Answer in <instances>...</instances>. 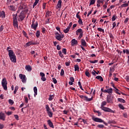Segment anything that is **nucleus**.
Returning <instances> with one entry per match:
<instances>
[{
  "mask_svg": "<svg viewBox=\"0 0 129 129\" xmlns=\"http://www.w3.org/2000/svg\"><path fill=\"white\" fill-rule=\"evenodd\" d=\"M37 27H38V23H36V24H34V21L32 22V24L31 25V28L34 29V30H37Z\"/></svg>",
  "mask_w": 129,
  "mask_h": 129,
  "instance_id": "19",
  "label": "nucleus"
},
{
  "mask_svg": "<svg viewBox=\"0 0 129 129\" xmlns=\"http://www.w3.org/2000/svg\"><path fill=\"white\" fill-rule=\"evenodd\" d=\"M38 3H39V0H35V3L33 4V8H35V7H36V6H37V5H38Z\"/></svg>",
  "mask_w": 129,
  "mask_h": 129,
  "instance_id": "41",
  "label": "nucleus"
},
{
  "mask_svg": "<svg viewBox=\"0 0 129 129\" xmlns=\"http://www.w3.org/2000/svg\"><path fill=\"white\" fill-rule=\"evenodd\" d=\"M112 9H113V6H111L109 8H108L107 10V13H109V11H110V10H112Z\"/></svg>",
  "mask_w": 129,
  "mask_h": 129,
  "instance_id": "52",
  "label": "nucleus"
},
{
  "mask_svg": "<svg viewBox=\"0 0 129 129\" xmlns=\"http://www.w3.org/2000/svg\"><path fill=\"white\" fill-rule=\"evenodd\" d=\"M107 101L108 103L112 102L111 99L110 98H109V97H107Z\"/></svg>",
  "mask_w": 129,
  "mask_h": 129,
  "instance_id": "51",
  "label": "nucleus"
},
{
  "mask_svg": "<svg viewBox=\"0 0 129 129\" xmlns=\"http://www.w3.org/2000/svg\"><path fill=\"white\" fill-rule=\"evenodd\" d=\"M60 75L61 76H63V75H64V70L61 69V72H60Z\"/></svg>",
  "mask_w": 129,
  "mask_h": 129,
  "instance_id": "57",
  "label": "nucleus"
},
{
  "mask_svg": "<svg viewBox=\"0 0 129 129\" xmlns=\"http://www.w3.org/2000/svg\"><path fill=\"white\" fill-rule=\"evenodd\" d=\"M47 123L49 126H50V127H52V128H54V124H53V123L52 122V121H51V120H48Z\"/></svg>",
  "mask_w": 129,
  "mask_h": 129,
  "instance_id": "16",
  "label": "nucleus"
},
{
  "mask_svg": "<svg viewBox=\"0 0 129 129\" xmlns=\"http://www.w3.org/2000/svg\"><path fill=\"white\" fill-rule=\"evenodd\" d=\"M72 25H73L72 22L70 23L69 26H68V28L70 29V28H71V27H72Z\"/></svg>",
  "mask_w": 129,
  "mask_h": 129,
  "instance_id": "62",
  "label": "nucleus"
},
{
  "mask_svg": "<svg viewBox=\"0 0 129 129\" xmlns=\"http://www.w3.org/2000/svg\"><path fill=\"white\" fill-rule=\"evenodd\" d=\"M90 63H92V64H95V63H97L98 62V60H89Z\"/></svg>",
  "mask_w": 129,
  "mask_h": 129,
  "instance_id": "36",
  "label": "nucleus"
},
{
  "mask_svg": "<svg viewBox=\"0 0 129 129\" xmlns=\"http://www.w3.org/2000/svg\"><path fill=\"white\" fill-rule=\"evenodd\" d=\"M62 52L64 54V55H66V54H67V51H66V49L65 48L62 49Z\"/></svg>",
  "mask_w": 129,
  "mask_h": 129,
  "instance_id": "49",
  "label": "nucleus"
},
{
  "mask_svg": "<svg viewBox=\"0 0 129 129\" xmlns=\"http://www.w3.org/2000/svg\"><path fill=\"white\" fill-rule=\"evenodd\" d=\"M39 75L41 77V80H42V81L45 82L46 81V80H47V79L45 77V74H44V73L40 72Z\"/></svg>",
  "mask_w": 129,
  "mask_h": 129,
  "instance_id": "9",
  "label": "nucleus"
},
{
  "mask_svg": "<svg viewBox=\"0 0 129 129\" xmlns=\"http://www.w3.org/2000/svg\"><path fill=\"white\" fill-rule=\"evenodd\" d=\"M0 119L2 120H6V114L3 112H0Z\"/></svg>",
  "mask_w": 129,
  "mask_h": 129,
  "instance_id": "10",
  "label": "nucleus"
},
{
  "mask_svg": "<svg viewBox=\"0 0 129 129\" xmlns=\"http://www.w3.org/2000/svg\"><path fill=\"white\" fill-rule=\"evenodd\" d=\"M92 119L93 120H94V121H95L96 122H103L104 124H105V125H107V123H106L102 119H100L98 117H92Z\"/></svg>",
  "mask_w": 129,
  "mask_h": 129,
  "instance_id": "4",
  "label": "nucleus"
},
{
  "mask_svg": "<svg viewBox=\"0 0 129 129\" xmlns=\"http://www.w3.org/2000/svg\"><path fill=\"white\" fill-rule=\"evenodd\" d=\"M25 8V6L20 5L18 8V10L17 11V14L20 13L21 12H24V8Z\"/></svg>",
  "mask_w": 129,
  "mask_h": 129,
  "instance_id": "11",
  "label": "nucleus"
},
{
  "mask_svg": "<svg viewBox=\"0 0 129 129\" xmlns=\"http://www.w3.org/2000/svg\"><path fill=\"white\" fill-rule=\"evenodd\" d=\"M34 92V97H36V96L38 94V89H37V87H34L33 88Z\"/></svg>",
  "mask_w": 129,
  "mask_h": 129,
  "instance_id": "21",
  "label": "nucleus"
},
{
  "mask_svg": "<svg viewBox=\"0 0 129 129\" xmlns=\"http://www.w3.org/2000/svg\"><path fill=\"white\" fill-rule=\"evenodd\" d=\"M82 33H83V31L82 30V29H81V28L78 29L76 31V34L77 36H78V35H79V34H82Z\"/></svg>",
  "mask_w": 129,
  "mask_h": 129,
  "instance_id": "17",
  "label": "nucleus"
},
{
  "mask_svg": "<svg viewBox=\"0 0 129 129\" xmlns=\"http://www.w3.org/2000/svg\"><path fill=\"white\" fill-rule=\"evenodd\" d=\"M78 22L79 25H83V22L82 21V19H81V18L79 19Z\"/></svg>",
  "mask_w": 129,
  "mask_h": 129,
  "instance_id": "42",
  "label": "nucleus"
},
{
  "mask_svg": "<svg viewBox=\"0 0 129 129\" xmlns=\"http://www.w3.org/2000/svg\"><path fill=\"white\" fill-rule=\"evenodd\" d=\"M13 26L15 27V28H19L18 25V21L15 20V21H13Z\"/></svg>",
  "mask_w": 129,
  "mask_h": 129,
  "instance_id": "25",
  "label": "nucleus"
},
{
  "mask_svg": "<svg viewBox=\"0 0 129 129\" xmlns=\"http://www.w3.org/2000/svg\"><path fill=\"white\" fill-rule=\"evenodd\" d=\"M58 54L61 58H64V55H63V53H62V51H58Z\"/></svg>",
  "mask_w": 129,
  "mask_h": 129,
  "instance_id": "35",
  "label": "nucleus"
},
{
  "mask_svg": "<svg viewBox=\"0 0 129 129\" xmlns=\"http://www.w3.org/2000/svg\"><path fill=\"white\" fill-rule=\"evenodd\" d=\"M51 14H52V12H51L50 11H48L46 12L45 16H46V18H48V17L51 16Z\"/></svg>",
  "mask_w": 129,
  "mask_h": 129,
  "instance_id": "30",
  "label": "nucleus"
},
{
  "mask_svg": "<svg viewBox=\"0 0 129 129\" xmlns=\"http://www.w3.org/2000/svg\"><path fill=\"white\" fill-rule=\"evenodd\" d=\"M35 35H36V36L37 38H39V37H40V31H37L36 32V33H35Z\"/></svg>",
  "mask_w": 129,
  "mask_h": 129,
  "instance_id": "45",
  "label": "nucleus"
},
{
  "mask_svg": "<svg viewBox=\"0 0 129 129\" xmlns=\"http://www.w3.org/2000/svg\"><path fill=\"white\" fill-rule=\"evenodd\" d=\"M105 105H106V102L103 101L101 105V108L104 111H106L107 112H112V110L109 108L104 107Z\"/></svg>",
  "mask_w": 129,
  "mask_h": 129,
  "instance_id": "2",
  "label": "nucleus"
},
{
  "mask_svg": "<svg viewBox=\"0 0 129 129\" xmlns=\"http://www.w3.org/2000/svg\"><path fill=\"white\" fill-rule=\"evenodd\" d=\"M81 44L82 46H84V47H86V41H85V40L82 39H81Z\"/></svg>",
  "mask_w": 129,
  "mask_h": 129,
  "instance_id": "24",
  "label": "nucleus"
},
{
  "mask_svg": "<svg viewBox=\"0 0 129 129\" xmlns=\"http://www.w3.org/2000/svg\"><path fill=\"white\" fill-rule=\"evenodd\" d=\"M94 112H96V113H98V116H100V115H101V112L99 111L94 110Z\"/></svg>",
  "mask_w": 129,
  "mask_h": 129,
  "instance_id": "40",
  "label": "nucleus"
},
{
  "mask_svg": "<svg viewBox=\"0 0 129 129\" xmlns=\"http://www.w3.org/2000/svg\"><path fill=\"white\" fill-rule=\"evenodd\" d=\"M62 6V1L61 0H59L57 2V4L56 5V6L55 7V9H56V10H61V7Z\"/></svg>",
  "mask_w": 129,
  "mask_h": 129,
  "instance_id": "8",
  "label": "nucleus"
},
{
  "mask_svg": "<svg viewBox=\"0 0 129 129\" xmlns=\"http://www.w3.org/2000/svg\"><path fill=\"white\" fill-rule=\"evenodd\" d=\"M9 102L11 105H13L14 104V101L12 99H9Z\"/></svg>",
  "mask_w": 129,
  "mask_h": 129,
  "instance_id": "50",
  "label": "nucleus"
},
{
  "mask_svg": "<svg viewBox=\"0 0 129 129\" xmlns=\"http://www.w3.org/2000/svg\"><path fill=\"white\" fill-rule=\"evenodd\" d=\"M23 34L24 36H25V37H26V38H28V34H27V33H26L25 31H23Z\"/></svg>",
  "mask_w": 129,
  "mask_h": 129,
  "instance_id": "54",
  "label": "nucleus"
},
{
  "mask_svg": "<svg viewBox=\"0 0 129 129\" xmlns=\"http://www.w3.org/2000/svg\"><path fill=\"white\" fill-rule=\"evenodd\" d=\"M27 47H29L31 46V45H36V43L33 42V41H29L26 44Z\"/></svg>",
  "mask_w": 129,
  "mask_h": 129,
  "instance_id": "20",
  "label": "nucleus"
},
{
  "mask_svg": "<svg viewBox=\"0 0 129 129\" xmlns=\"http://www.w3.org/2000/svg\"><path fill=\"white\" fill-rule=\"evenodd\" d=\"M85 74H86V76H87L88 77H90V74L89 73V72H86Z\"/></svg>",
  "mask_w": 129,
  "mask_h": 129,
  "instance_id": "56",
  "label": "nucleus"
},
{
  "mask_svg": "<svg viewBox=\"0 0 129 129\" xmlns=\"http://www.w3.org/2000/svg\"><path fill=\"white\" fill-rule=\"evenodd\" d=\"M25 101L26 103H28V102L29 101V99H28V97H25Z\"/></svg>",
  "mask_w": 129,
  "mask_h": 129,
  "instance_id": "58",
  "label": "nucleus"
},
{
  "mask_svg": "<svg viewBox=\"0 0 129 129\" xmlns=\"http://www.w3.org/2000/svg\"><path fill=\"white\" fill-rule=\"evenodd\" d=\"M96 79H98L99 80V81H103V79L102 78V77L100 76H97L96 77Z\"/></svg>",
  "mask_w": 129,
  "mask_h": 129,
  "instance_id": "27",
  "label": "nucleus"
},
{
  "mask_svg": "<svg viewBox=\"0 0 129 129\" xmlns=\"http://www.w3.org/2000/svg\"><path fill=\"white\" fill-rule=\"evenodd\" d=\"M98 31H99V32H102V33H104V30H103V29H102L101 28H97Z\"/></svg>",
  "mask_w": 129,
  "mask_h": 129,
  "instance_id": "48",
  "label": "nucleus"
},
{
  "mask_svg": "<svg viewBox=\"0 0 129 129\" xmlns=\"http://www.w3.org/2000/svg\"><path fill=\"white\" fill-rule=\"evenodd\" d=\"M113 91L112 88H109L106 90H105L104 93H108L109 94H111Z\"/></svg>",
  "mask_w": 129,
  "mask_h": 129,
  "instance_id": "13",
  "label": "nucleus"
},
{
  "mask_svg": "<svg viewBox=\"0 0 129 129\" xmlns=\"http://www.w3.org/2000/svg\"><path fill=\"white\" fill-rule=\"evenodd\" d=\"M118 106L119 107V108H120V109H122V110H124V107H123V106L122 105V104H119L118 105Z\"/></svg>",
  "mask_w": 129,
  "mask_h": 129,
  "instance_id": "38",
  "label": "nucleus"
},
{
  "mask_svg": "<svg viewBox=\"0 0 129 129\" xmlns=\"http://www.w3.org/2000/svg\"><path fill=\"white\" fill-rule=\"evenodd\" d=\"M72 46H75V45H77L78 43V41L75 39H73L71 41Z\"/></svg>",
  "mask_w": 129,
  "mask_h": 129,
  "instance_id": "15",
  "label": "nucleus"
},
{
  "mask_svg": "<svg viewBox=\"0 0 129 129\" xmlns=\"http://www.w3.org/2000/svg\"><path fill=\"white\" fill-rule=\"evenodd\" d=\"M128 18H126L124 21V24L127 23V22H128Z\"/></svg>",
  "mask_w": 129,
  "mask_h": 129,
  "instance_id": "60",
  "label": "nucleus"
},
{
  "mask_svg": "<svg viewBox=\"0 0 129 129\" xmlns=\"http://www.w3.org/2000/svg\"><path fill=\"white\" fill-rule=\"evenodd\" d=\"M4 30V26L2 25L0 27V32H3Z\"/></svg>",
  "mask_w": 129,
  "mask_h": 129,
  "instance_id": "61",
  "label": "nucleus"
},
{
  "mask_svg": "<svg viewBox=\"0 0 129 129\" xmlns=\"http://www.w3.org/2000/svg\"><path fill=\"white\" fill-rule=\"evenodd\" d=\"M45 108H46L47 112H48L49 111H50V107H49V106L48 105H45Z\"/></svg>",
  "mask_w": 129,
  "mask_h": 129,
  "instance_id": "37",
  "label": "nucleus"
},
{
  "mask_svg": "<svg viewBox=\"0 0 129 129\" xmlns=\"http://www.w3.org/2000/svg\"><path fill=\"white\" fill-rule=\"evenodd\" d=\"M52 81L54 83V84H56L57 83V80L55 78H52Z\"/></svg>",
  "mask_w": 129,
  "mask_h": 129,
  "instance_id": "53",
  "label": "nucleus"
},
{
  "mask_svg": "<svg viewBox=\"0 0 129 129\" xmlns=\"http://www.w3.org/2000/svg\"><path fill=\"white\" fill-rule=\"evenodd\" d=\"M2 85L3 87L4 90H8V82L7 81V79L4 78L2 81Z\"/></svg>",
  "mask_w": 129,
  "mask_h": 129,
  "instance_id": "3",
  "label": "nucleus"
},
{
  "mask_svg": "<svg viewBox=\"0 0 129 129\" xmlns=\"http://www.w3.org/2000/svg\"><path fill=\"white\" fill-rule=\"evenodd\" d=\"M25 69L27 70V71H32V67L31 66L28 65V66H25Z\"/></svg>",
  "mask_w": 129,
  "mask_h": 129,
  "instance_id": "22",
  "label": "nucleus"
},
{
  "mask_svg": "<svg viewBox=\"0 0 129 129\" xmlns=\"http://www.w3.org/2000/svg\"><path fill=\"white\" fill-rule=\"evenodd\" d=\"M109 37L111 38L110 41L112 42V39H113V35L111 33H109Z\"/></svg>",
  "mask_w": 129,
  "mask_h": 129,
  "instance_id": "47",
  "label": "nucleus"
},
{
  "mask_svg": "<svg viewBox=\"0 0 129 129\" xmlns=\"http://www.w3.org/2000/svg\"><path fill=\"white\" fill-rule=\"evenodd\" d=\"M104 2V0H98L97 1V4H99V5H100V4H103Z\"/></svg>",
  "mask_w": 129,
  "mask_h": 129,
  "instance_id": "44",
  "label": "nucleus"
},
{
  "mask_svg": "<svg viewBox=\"0 0 129 129\" xmlns=\"http://www.w3.org/2000/svg\"><path fill=\"white\" fill-rule=\"evenodd\" d=\"M55 35V39L58 41H62V39L64 38V35L63 34L60 35L58 33H56Z\"/></svg>",
  "mask_w": 129,
  "mask_h": 129,
  "instance_id": "5",
  "label": "nucleus"
},
{
  "mask_svg": "<svg viewBox=\"0 0 129 129\" xmlns=\"http://www.w3.org/2000/svg\"><path fill=\"white\" fill-rule=\"evenodd\" d=\"M70 79L72 82H74V78L72 77L70 78Z\"/></svg>",
  "mask_w": 129,
  "mask_h": 129,
  "instance_id": "64",
  "label": "nucleus"
},
{
  "mask_svg": "<svg viewBox=\"0 0 129 129\" xmlns=\"http://www.w3.org/2000/svg\"><path fill=\"white\" fill-rule=\"evenodd\" d=\"M118 101L121 102L122 103H125V100L123 99L118 98L117 99Z\"/></svg>",
  "mask_w": 129,
  "mask_h": 129,
  "instance_id": "28",
  "label": "nucleus"
},
{
  "mask_svg": "<svg viewBox=\"0 0 129 129\" xmlns=\"http://www.w3.org/2000/svg\"><path fill=\"white\" fill-rule=\"evenodd\" d=\"M8 53L10 60L12 62L16 63V62H17V57L16 54L14 53V51L12 50H8Z\"/></svg>",
  "mask_w": 129,
  "mask_h": 129,
  "instance_id": "1",
  "label": "nucleus"
},
{
  "mask_svg": "<svg viewBox=\"0 0 129 129\" xmlns=\"http://www.w3.org/2000/svg\"><path fill=\"white\" fill-rule=\"evenodd\" d=\"M53 98H54L53 97V95H50L48 100L49 101L53 100Z\"/></svg>",
  "mask_w": 129,
  "mask_h": 129,
  "instance_id": "55",
  "label": "nucleus"
},
{
  "mask_svg": "<svg viewBox=\"0 0 129 129\" xmlns=\"http://www.w3.org/2000/svg\"><path fill=\"white\" fill-rule=\"evenodd\" d=\"M126 7H128V4H123L121 5V8H125Z\"/></svg>",
  "mask_w": 129,
  "mask_h": 129,
  "instance_id": "43",
  "label": "nucleus"
},
{
  "mask_svg": "<svg viewBox=\"0 0 129 129\" xmlns=\"http://www.w3.org/2000/svg\"><path fill=\"white\" fill-rule=\"evenodd\" d=\"M97 127H99V128H103V127H104V125L103 124H98L97 125Z\"/></svg>",
  "mask_w": 129,
  "mask_h": 129,
  "instance_id": "46",
  "label": "nucleus"
},
{
  "mask_svg": "<svg viewBox=\"0 0 129 129\" xmlns=\"http://www.w3.org/2000/svg\"><path fill=\"white\" fill-rule=\"evenodd\" d=\"M96 0H91L89 6H92V5H94L95 4Z\"/></svg>",
  "mask_w": 129,
  "mask_h": 129,
  "instance_id": "39",
  "label": "nucleus"
},
{
  "mask_svg": "<svg viewBox=\"0 0 129 129\" xmlns=\"http://www.w3.org/2000/svg\"><path fill=\"white\" fill-rule=\"evenodd\" d=\"M18 89H19V86H16L15 87V90H14V94H16L17 93V92L18 91Z\"/></svg>",
  "mask_w": 129,
  "mask_h": 129,
  "instance_id": "34",
  "label": "nucleus"
},
{
  "mask_svg": "<svg viewBox=\"0 0 129 129\" xmlns=\"http://www.w3.org/2000/svg\"><path fill=\"white\" fill-rule=\"evenodd\" d=\"M18 16V13H17L16 15H13V22L15 21H18V19L17 18V17Z\"/></svg>",
  "mask_w": 129,
  "mask_h": 129,
  "instance_id": "31",
  "label": "nucleus"
},
{
  "mask_svg": "<svg viewBox=\"0 0 129 129\" xmlns=\"http://www.w3.org/2000/svg\"><path fill=\"white\" fill-rule=\"evenodd\" d=\"M8 9L10 10V11H17V8H16V6H10L8 7Z\"/></svg>",
  "mask_w": 129,
  "mask_h": 129,
  "instance_id": "18",
  "label": "nucleus"
},
{
  "mask_svg": "<svg viewBox=\"0 0 129 129\" xmlns=\"http://www.w3.org/2000/svg\"><path fill=\"white\" fill-rule=\"evenodd\" d=\"M47 114L49 116V117H52L53 116V113L49 111V112H47Z\"/></svg>",
  "mask_w": 129,
  "mask_h": 129,
  "instance_id": "33",
  "label": "nucleus"
},
{
  "mask_svg": "<svg viewBox=\"0 0 129 129\" xmlns=\"http://www.w3.org/2000/svg\"><path fill=\"white\" fill-rule=\"evenodd\" d=\"M70 30V28H69V27H67L66 29L63 30V32L64 33H65V34H67V33H68V32H69Z\"/></svg>",
  "mask_w": 129,
  "mask_h": 129,
  "instance_id": "32",
  "label": "nucleus"
},
{
  "mask_svg": "<svg viewBox=\"0 0 129 129\" xmlns=\"http://www.w3.org/2000/svg\"><path fill=\"white\" fill-rule=\"evenodd\" d=\"M14 117L17 120H19V116L18 115H14Z\"/></svg>",
  "mask_w": 129,
  "mask_h": 129,
  "instance_id": "59",
  "label": "nucleus"
},
{
  "mask_svg": "<svg viewBox=\"0 0 129 129\" xmlns=\"http://www.w3.org/2000/svg\"><path fill=\"white\" fill-rule=\"evenodd\" d=\"M19 77L21 79L23 83H26L27 82V78H26V76L25 75L20 74L19 75Z\"/></svg>",
  "mask_w": 129,
  "mask_h": 129,
  "instance_id": "6",
  "label": "nucleus"
},
{
  "mask_svg": "<svg viewBox=\"0 0 129 129\" xmlns=\"http://www.w3.org/2000/svg\"><path fill=\"white\" fill-rule=\"evenodd\" d=\"M79 97H80V98H82V99H84V100H86V101H91V100H92V97H91V98H88V97L86 96L80 95Z\"/></svg>",
  "mask_w": 129,
  "mask_h": 129,
  "instance_id": "7",
  "label": "nucleus"
},
{
  "mask_svg": "<svg viewBox=\"0 0 129 129\" xmlns=\"http://www.w3.org/2000/svg\"><path fill=\"white\" fill-rule=\"evenodd\" d=\"M0 17L2 18V19H4V18L6 17V14L5 13V12L2 11V12L0 13Z\"/></svg>",
  "mask_w": 129,
  "mask_h": 129,
  "instance_id": "26",
  "label": "nucleus"
},
{
  "mask_svg": "<svg viewBox=\"0 0 129 129\" xmlns=\"http://www.w3.org/2000/svg\"><path fill=\"white\" fill-rule=\"evenodd\" d=\"M19 17L21 21H24V19H25V15H24V11H22L20 15H19Z\"/></svg>",
  "mask_w": 129,
  "mask_h": 129,
  "instance_id": "12",
  "label": "nucleus"
},
{
  "mask_svg": "<svg viewBox=\"0 0 129 129\" xmlns=\"http://www.w3.org/2000/svg\"><path fill=\"white\" fill-rule=\"evenodd\" d=\"M75 71H79V66L78 64H75L74 66Z\"/></svg>",
  "mask_w": 129,
  "mask_h": 129,
  "instance_id": "29",
  "label": "nucleus"
},
{
  "mask_svg": "<svg viewBox=\"0 0 129 129\" xmlns=\"http://www.w3.org/2000/svg\"><path fill=\"white\" fill-rule=\"evenodd\" d=\"M125 79L126 80V81L127 82H129V77L128 76H126L125 77Z\"/></svg>",
  "mask_w": 129,
  "mask_h": 129,
  "instance_id": "63",
  "label": "nucleus"
},
{
  "mask_svg": "<svg viewBox=\"0 0 129 129\" xmlns=\"http://www.w3.org/2000/svg\"><path fill=\"white\" fill-rule=\"evenodd\" d=\"M112 73H113V68H110L109 71V77L112 76Z\"/></svg>",
  "mask_w": 129,
  "mask_h": 129,
  "instance_id": "23",
  "label": "nucleus"
},
{
  "mask_svg": "<svg viewBox=\"0 0 129 129\" xmlns=\"http://www.w3.org/2000/svg\"><path fill=\"white\" fill-rule=\"evenodd\" d=\"M113 88L114 92H115L117 94H118L119 95H120V91L117 88H116V87L114 86V85L113 86Z\"/></svg>",
  "mask_w": 129,
  "mask_h": 129,
  "instance_id": "14",
  "label": "nucleus"
}]
</instances>
